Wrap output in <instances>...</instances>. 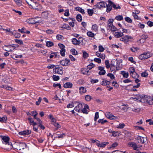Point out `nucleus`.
Instances as JSON below:
<instances>
[{"label":"nucleus","mask_w":153,"mask_h":153,"mask_svg":"<svg viewBox=\"0 0 153 153\" xmlns=\"http://www.w3.org/2000/svg\"><path fill=\"white\" fill-rule=\"evenodd\" d=\"M138 101L141 102L143 103H147L150 105H152L153 104V102L151 101V97L149 96H140L138 97Z\"/></svg>","instance_id":"f257e3e1"},{"label":"nucleus","mask_w":153,"mask_h":153,"mask_svg":"<svg viewBox=\"0 0 153 153\" xmlns=\"http://www.w3.org/2000/svg\"><path fill=\"white\" fill-rule=\"evenodd\" d=\"M30 7L38 11L41 10L42 8V6L40 4L36 2H34V1L30 6Z\"/></svg>","instance_id":"f03ea898"},{"label":"nucleus","mask_w":153,"mask_h":153,"mask_svg":"<svg viewBox=\"0 0 153 153\" xmlns=\"http://www.w3.org/2000/svg\"><path fill=\"white\" fill-rule=\"evenodd\" d=\"M15 149L19 150L23 149L26 148V145L24 143H16L14 145Z\"/></svg>","instance_id":"7ed1b4c3"},{"label":"nucleus","mask_w":153,"mask_h":153,"mask_svg":"<svg viewBox=\"0 0 153 153\" xmlns=\"http://www.w3.org/2000/svg\"><path fill=\"white\" fill-rule=\"evenodd\" d=\"M151 56L149 53H145L140 55L139 57L140 59L141 60L147 59Z\"/></svg>","instance_id":"20e7f679"},{"label":"nucleus","mask_w":153,"mask_h":153,"mask_svg":"<svg viewBox=\"0 0 153 153\" xmlns=\"http://www.w3.org/2000/svg\"><path fill=\"white\" fill-rule=\"evenodd\" d=\"M136 139L138 140V143L143 144L146 142L147 137H144L139 136L137 137Z\"/></svg>","instance_id":"39448f33"},{"label":"nucleus","mask_w":153,"mask_h":153,"mask_svg":"<svg viewBox=\"0 0 153 153\" xmlns=\"http://www.w3.org/2000/svg\"><path fill=\"white\" fill-rule=\"evenodd\" d=\"M2 148L3 149L7 150H10L12 148L13 146L10 142L6 143L3 145Z\"/></svg>","instance_id":"423d86ee"},{"label":"nucleus","mask_w":153,"mask_h":153,"mask_svg":"<svg viewBox=\"0 0 153 153\" xmlns=\"http://www.w3.org/2000/svg\"><path fill=\"white\" fill-rule=\"evenodd\" d=\"M53 71L55 72V74L62 75L63 73V69L58 66L57 67H55V68L53 69Z\"/></svg>","instance_id":"0eeeda50"},{"label":"nucleus","mask_w":153,"mask_h":153,"mask_svg":"<svg viewBox=\"0 0 153 153\" xmlns=\"http://www.w3.org/2000/svg\"><path fill=\"white\" fill-rule=\"evenodd\" d=\"M38 18H30L28 21V22L30 24H35L36 23L41 22L38 20Z\"/></svg>","instance_id":"6e6552de"},{"label":"nucleus","mask_w":153,"mask_h":153,"mask_svg":"<svg viewBox=\"0 0 153 153\" xmlns=\"http://www.w3.org/2000/svg\"><path fill=\"white\" fill-rule=\"evenodd\" d=\"M131 38V36L126 35L123 37L121 38L120 39V40L123 42L125 43H127L129 41V40Z\"/></svg>","instance_id":"1a4fd4ad"},{"label":"nucleus","mask_w":153,"mask_h":153,"mask_svg":"<svg viewBox=\"0 0 153 153\" xmlns=\"http://www.w3.org/2000/svg\"><path fill=\"white\" fill-rule=\"evenodd\" d=\"M106 117L111 120L115 119V118H117L116 117H115L111 113L109 112H107L105 114Z\"/></svg>","instance_id":"9d476101"},{"label":"nucleus","mask_w":153,"mask_h":153,"mask_svg":"<svg viewBox=\"0 0 153 153\" xmlns=\"http://www.w3.org/2000/svg\"><path fill=\"white\" fill-rule=\"evenodd\" d=\"M109 4H106L107 6L106 11L107 12H109L111 10L112 8V4H113V3L110 0L108 1Z\"/></svg>","instance_id":"9b49d317"},{"label":"nucleus","mask_w":153,"mask_h":153,"mask_svg":"<svg viewBox=\"0 0 153 153\" xmlns=\"http://www.w3.org/2000/svg\"><path fill=\"white\" fill-rule=\"evenodd\" d=\"M128 145L130 147H132L134 150H138V147L136 143L134 142H129Z\"/></svg>","instance_id":"f8f14e48"},{"label":"nucleus","mask_w":153,"mask_h":153,"mask_svg":"<svg viewBox=\"0 0 153 153\" xmlns=\"http://www.w3.org/2000/svg\"><path fill=\"white\" fill-rule=\"evenodd\" d=\"M106 4L104 2H98L97 4V7L100 9L102 7H105Z\"/></svg>","instance_id":"ddd939ff"},{"label":"nucleus","mask_w":153,"mask_h":153,"mask_svg":"<svg viewBox=\"0 0 153 153\" xmlns=\"http://www.w3.org/2000/svg\"><path fill=\"white\" fill-rule=\"evenodd\" d=\"M98 69L100 71L99 72V74L100 75H104L105 74V71L104 70V68L103 67L99 66L98 67Z\"/></svg>","instance_id":"4468645a"},{"label":"nucleus","mask_w":153,"mask_h":153,"mask_svg":"<svg viewBox=\"0 0 153 153\" xmlns=\"http://www.w3.org/2000/svg\"><path fill=\"white\" fill-rule=\"evenodd\" d=\"M69 62L70 60L66 59L64 60L61 61L60 63L63 66H66L68 65Z\"/></svg>","instance_id":"2eb2a0df"},{"label":"nucleus","mask_w":153,"mask_h":153,"mask_svg":"<svg viewBox=\"0 0 153 153\" xmlns=\"http://www.w3.org/2000/svg\"><path fill=\"white\" fill-rule=\"evenodd\" d=\"M34 113H35V114H34L33 115L34 119H36L37 120V121H38L39 122L41 123V120L40 119L36 117V116L38 114V113H37L36 111H32L31 112L32 115H33V114Z\"/></svg>","instance_id":"dca6fc26"},{"label":"nucleus","mask_w":153,"mask_h":153,"mask_svg":"<svg viewBox=\"0 0 153 153\" xmlns=\"http://www.w3.org/2000/svg\"><path fill=\"white\" fill-rule=\"evenodd\" d=\"M129 3L133 6L139 5L138 2L137 1H134L133 0H130Z\"/></svg>","instance_id":"f3484780"},{"label":"nucleus","mask_w":153,"mask_h":153,"mask_svg":"<svg viewBox=\"0 0 153 153\" xmlns=\"http://www.w3.org/2000/svg\"><path fill=\"white\" fill-rule=\"evenodd\" d=\"M31 133V131L30 130H27L25 131H22L20 132L19 133L20 135H28L30 134Z\"/></svg>","instance_id":"a211bd4d"},{"label":"nucleus","mask_w":153,"mask_h":153,"mask_svg":"<svg viewBox=\"0 0 153 153\" xmlns=\"http://www.w3.org/2000/svg\"><path fill=\"white\" fill-rule=\"evenodd\" d=\"M9 139L10 138L8 137L5 136L3 137L2 138V139L3 141V145L5 144L6 143H8L9 142Z\"/></svg>","instance_id":"6ab92c4d"},{"label":"nucleus","mask_w":153,"mask_h":153,"mask_svg":"<svg viewBox=\"0 0 153 153\" xmlns=\"http://www.w3.org/2000/svg\"><path fill=\"white\" fill-rule=\"evenodd\" d=\"M123 33L118 32H115L114 35V36L117 38L123 36Z\"/></svg>","instance_id":"aec40b11"},{"label":"nucleus","mask_w":153,"mask_h":153,"mask_svg":"<svg viewBox=\"0 0 153 153\" xmlns=\"http://www.w3.org/2000/svg\"><path fill=\"white\" fill-rule=\"evenodd\" d=\"M72 84L70 82H68L65 83L64 85V87L65 88H71L72 87Z\"/></svg>","instance_id":"412c9836"},{"label":"nucleus","mask_w":153,"mask_h":153,"mask_svg":"<svg viewBox=\"0 0 153 153\" xmlns=\"http://www.w3.org/2000/svg\"><path fill=\"white\" fill-rule=\"evenodd\" d=\"M79 93L82 94L85 93L86 91V90L84 87H82L79 88Z\"/></svg>","instance_id":"4be33fe9"},{"label":"nucleus","mask_w":153,"mask_h":153,"mask_svg":"<svg viewBox=\"0 0 153 153\" xmlns=\"http://www.w3.org/2000/svg\"><path fill=\"white\" fill-rule=\"evenodd\" d=\"M72 43L74 45H79L80 44V42L79 40H78L76 38H73L72 39Z\"/></svg>","instance_id":"5701e85b"},{"label":"nucleus","mask_w":153,"mask_h":153,"mask_svg":"<svg viewBox=\"0 0 153 153\" xmlns=\"http://www.w3.org/2000/svg\"><path fill=\"white\" fill-rule=\"evenodd\" d=\"M82 107V104H79L75 108L74 110L77 112H79L80 111V108H81Z\"/></svg>","instance_id":"b1692460"},{"label":"nucleus","mask_w":153,"mask_h":153,"mask_svg":"<svg viewBox=\"0 0 153 153\" xmlns=\"http://www.w3.org/2000/svg\"><path fill=\"white\" fill-rule=\"evenodd\" d=\"M88 106L87 105H85L83 108L81 110L82 112L85 114H87V110H86V108L88 109Z\"/></svg>","instance_id":"393cba45"},{"label":"nucleus","mask_w":153,"mask_h":153,"mask_svg":"<svg viewBox=\"0 0 153 153\" xmlns=\"http://www.w3.org/2000/svg\"><path fill=\"white\" fill-rule=\"evenodd\" d=\"M109 143L108 142H104L103 143H97V146L99 147H105L106 145L108 144Z\"/></svg>","instance_id":"a878e982"},{"label":"nucleus","mask_w":153,"mask_h":153,"mask_svg":"<svg viewBox=\"0 0 153 153\" xmlns=\"http://www.w3.org/2000/svg\"><path fill=\"white\" fill-rule=\"evenodd\" d=\"M121 74L123 75L124 78H127L128 77V73L126 72L125 71H121Z\"/></svg>","instance_id":"bb28decb"},{"label":"nucleus","mask_w":153,"mask_h":153,"mask_svg":"<svg viewBox=\"0 0 153 153\" xmlns=\"http://www.w3.org/2000/svg\"><path fill=\"white\" fill-rule=\"evenodd\" d=\"M48 13L47 11H45L42 12V16L45 18H46L48 16Z\"/></svg>","instance_id":"cd10ccee"},{"label":"nucleus","mask_w":153,"mask_h":153,"mask_svg":"<svg viewBox=\"0 0 153 153\" xmlns=\"http://www.w3.org/2000/svg\"><path fill=\"white\" fill-rule=\"evenodd\" d=\"M75 9L76 10L80 12L83 14H84L85 13L84 10L83 9L81 8L80 7H76L75 8Z\"/></svg>","instance_id":"c85d7f7f"},{"label":"nucleus","mask_w":153,"mask_h":153,"mask_svg":"<svg viewBox=\"0 0 153 153\" xmlns=\"http://www.w3.org/2000/svg\"><path fill=\"white\" fill-rule=\"evenodd\" d=\"M119 69V68H118L117 66L116 67L115 66H111L110 67V70L111 72L115 71V70H118Z\"/></svg>","instance_id":"c756f323"},{"label":"nucleus","mask_w":153,"mask_h":153,"mask_svg":"<svg viewBox=\"0 0 153 153\" xmlns=\"http://www.w3.org/2000/svg\"><path fill=\"white\" fill-rule=\"evenodd\" d=\"M115 19L117 21H120L123 20V18L122 15H118L116 16Z\"/></svg>","instance_id":"7c9ffc66"},{"label":"nucleus","mask_w":153,"mask_h":153,"mask_svg":"<svg viewBox=\"0 0 153 153\" xmlns=\"http://www.w3.org/2000/svg\"><path fill=\"white\" fill-rule=\"evenodd\" d=\"M92 29L95 32L97 31L98 29L97 25L95 24L93 25L92 27Z\"/></svg>","instance_id":"2f4dec72"},{"label":"nucleus","mask_w":153,"mask_h":153,"mask_svg":"<svg viewBox=\"0 0 153 153\" xmlns=\"http://www.w3.org/2000/svg\"><path fill=\"white\" fill-rule=\"evenodd\" d=\"M110 82L107 80L103 81L101 82V84L103 85H108L109 84Z\"/></svg>","instance_id":"473e14b6"},{"label":"nucleus","mask_w":153,"mask_h":153,"mask_svg":"<svg viewBox=\"0 0 153 153\" xmlns=\"http://www.w3.org/2000/svg\"><path fill=\"white\" fill-rule=\"evenodd\" d=\"M132 77L134 78H137L139 77V75L135 72L130 74Z\"/></svg>","instance_id":"72a5a7b5"},{"label":"nucleus","mask_w":153,"mask_h":153,"mask_svg":"<svg viewBox=\"0 0 153 153\" xmlns=\"http://www.w3.org/2000/svg\"><path fill=\"white\" fill-rule=\"evenodd\" d=\"M53 45V43L52 42L48 41L46 43V45L48 47H51Z\"/></svg>","instance_id":"f704fd0d"},{"label":"nucleus","mask_w":153,"mask_h":153,"mask_svg":"<svg viewBox=\"0 0 153 153\" xmlns=\"http://www.w3.org/2000/svg\"><path fill=\"white\" fill-rule=\"evenodd\" d=\"M105 64L106 65V67L108 69L110 68V65L109 64L108 60H106L105 61Z\"/></svg>","instance_id":"c9c22d12"},{"label":"nucleus","mask_w":153,"mask_h":153,"mask_svg":"<svg viewBox=\"0 0 153 153\" xmlns=\"http://www.w3.org/2000/svg\"><path fill=\"white\" fill-rule=\"evenodd\" d=\"M76 19L79 22H81L82 20V17L80 14H78L76 16Z\"/></svg>","instance_id":"e433bc0d"},{"label":"nucleus","mask_w":153,"mask_h":153,"mask_svg":"<svg viewBox=\"0 0 153 153\" xmlns=\"http://www.w3.org/2000/svg\"><path fill=\"white\" fill-rule=\"evenodd\" d=\"M82 73L83 74L87 75H89L91 74V72L89 71L88 69H86L85 70V71L84 72H82Z\"/></svg>","instance_id":"4c0bfd02"},{"label":"nucleus","mask_w":153,"mask_h":153,"mask_svg":"<svg viewBox=\"0 0 153 153\" xmlns=\"http://www.w3.org/2000/svg\"><path fill=\"white\" fill-rule=\"evenodd\" d=\"M87 35L88 36L91 37H93L94 36V34L91 31H88L87 32Z\"/></svg>","instance_id":"58836bf2"},{"label":"nucleus","mask_w":153,"mask_h":153,"mask_svg":"<svg viewBox=\"0 0 153 153\" xmlns=\"http://www.w3.org/2000/svg\"><path fill=\"white\" fill-rule=\"evenodd\" d=\"M52 78L54 81H56L59 80V76H57L55 75H53V76Z\"/></svg>","instance_id":"ea45409f"},{"label":"nucleus","mask_w":153,"mask_h":153,"mask_svg":"<svg viewBox=\"0 0 153 153\" xmlns=\"http://www.w3.org/2000/svg\"><path fill=\"white\" fill-rule=\"evenodd\" d=\"M65 49H61L60 51L61 55L63 56H65Z\"/></svg>","instance_id":"a19ab883"},{"label":"nucleus","mask_w":153,"mask_h":153,"mask_svg":"<svg viewBox=\"0 0 153 153\" xmlns=\"http://www.w3.org/2000/svg\"><path fill=\"white\" fill-rule=\"evenodd\" d=\"M91 99V97L89 95H87L85 96V99L87 101H90Z\"/></svg>","instance_id":"79ce46f5"},{"label":"nucleus","mask_w":153,"mask_h":153,"mask_svg":"<svg viewBox=\"0 0 153 153\" xmlns=\"http://www.w3.org/2000/svg\"><path fill=\"white\" fill-rule=\"evenodd\" d=\"M94 65L92 63H91L90 64L88 65L87 66V68L88 69L90 70L92 68H94Z\"/></svg>","instance_id":"37998d69"},{"label":"nucleus","mask_w":153,"mask_h":153,"mask_svg":"<svg viewBox=\"0 0 153 153\" xmlns=\"http://www.w3.org/2000/svg\"><path fill=\"white\" fill-rule=\"evenodd\" d=\"M87 12L88 14L90 16H92L94 13V11L92 9H88Z\"/></svg>","instance_id":"c03bdc74"},{"label":"nucleus","mask_w":153,"mask_h":153,"mask_svg":"<svg viewBox=\"0 0 153 153\" xmlns=\"http://www.w3.org/2000/svg\"><path fill=\"white\" fill-rule=\"evenodd\" d=\"M83 56L84 58H87L88 56V54L84 51H82Z\"/></svg>","instance_id":"a18cd8bd"},{"label":"nucleus","mask_w":153,"mask_h":153,"mask_svg":"<svg viewBox=\"0 0 153 153\" xmlns=\"http://www.w3.org/2000/svg\"><path fill=\"white\" fill-rule=\"evenodd\" d=\"M72 54L74 55H76L77 54V51L74 49H72L71 50Z\"/></svg>","instance_id":"49530a36"},{"label":"nucleus","mask_w":153,"mask_h":153,"mask_svg":"<svg viewBox=\"0 0 153 153\" xmlns=\"http://www.w3.org/2000/svg\"><path fill=\"white\" fill-rule=\"evenodd\" d=\"M129 71L130 74L135 72L134 68L133 67L130 68H129Z\"/></svg>","instance_id":"de8ad7c7"},{"label":"nucleus","mask_w":153,"mask_h":153,"mask_svg":"<svg viewBox=\"0 0 153 153\" xmlns=\"http://www.w3.org/2000/svg\"><path fill=\"white\" fill-rule=\"evenodd\" d=\"M125 20L128 23H131L132 22L131 19L128 17L125 18Z\"/></svg>","instance_id":"09e8293b"},{"label":"nucleus","mask_w":153,"mask_h":153,"mask_svg":"<svg viewBox=\"0 0 153 153\" xmlns=\"http://www.w3.org/2000/svg\"><path fill=\"white\" fill-rule=\"evenodd\" d=\"M148 75V74L146 71L143 72L141 74V76L142 77H146Z\"/></svg>","instance_id":"8fccbe9b"},{"label":"nucleus","mask_w":153,"mask_h":153,"mask_svg":"<svg viewBox=\"0 0 153 153\" xmlns=\"http://www.w3.org/2000/svg\"><path fill=\"white\" fill-rule=\"evenodd\" d=\"M132 111H134V112H138L140 111V108H132Z\"/></svg>","instance_id":"3c124183"},{"label":"nucleus","mask_w":153,"mask_h":153,"mask_svg":"<svg viewBox=\"0 0 153 153\" xmlns=\"http://www.w3.org/2000/svg\"><path fill=\"white\" fill-rule=\"evenodd\" d=\"M105 50L104 48L102 45L99 46V52H103Z\"/></svg>","instance_id":"603ef678"},{"label":"nucleus","mask_w":153,"mask_h":153,"mask_svg":"<svg viewBox=\"0 0 153 153\" xmlns=\"http://www.w3.org/2000/svg\"><path fill=\"white\" fill-rule=\"evenodd\" d=\"M107 76L110 77V78L112 79H114L115 78L114 75L113 74L111 73L108 74L107 75Z\"/></svg>","instance_id":"864d4df0"},{"label":"nucleus","mask_w":153,"mask_h":153,"mask_svg":"<svg viewBox=\"0 0 153 153\" xmlns=\"http://www.w3.org/2000/svg\"><path fill=\"white\" fill-rule=\"evenodd\" d=\"M15 41L17 43H18V44H20V45H22L23 44V42L22 40L18 39H16L15 40Z\"/></svg>","instance_id":"5fc2aeb1"},{"label":"nucleus","mask_w":153,"mask_h":153,"mask_svg":"<svg viewBox=\"0 0 153 153\" xmlns=\"http://www.w3.org/2000/svg\"><path fill=\"white\" fill-rule=\"evenodd\" d=\"M98 122L99 123H101L102 124H103L104 123L107 122V121L106 120H103V119H99L98 121Z\"/></svg>","instance_id":"6e6d98bb"},{"label":"nucleus","mask_w":153,"mask_h":153,"mask_svg":"<svg viewBox=\"0 0 153 153\" xmlns=\"http://www.w3.org/2000/svg\"><path fill=\"white\" fill-rule=\"evenodd\" d=\"M25 1L30 6L33 1V0H25Z\"/></svg>","instance_id":"4d7b16f0"},{"label":"nucleus","mask_w":153,"mask_h":153,"mask_svg":"<svg viewBox=\"0 0 153 153\" xmlns=\"http://www.w3.org/2000/svg\"><path fill=\"white\" fill-rule=\"evenodd\" d=\"M99 116V113L98 112H96L95 114V117H94V121H96L97 120Z\"/></svg>","instance_id":"13d9d810"},{"label":"nucleus","mask_w":153,"mask_h":153,"mask_svg":"<svg viewBox=\"0 0 153 153\" xmlns=\"http://www.w3.org/2000/svg\"><path fill=\"white\" fill-rule=\"evenodd\" d=\"M141 37L142 39H146L148 37V35L144 34L142 35Z\"/></svg>","instance_id":"bf43d9fd"},{"label":"nucleus","mask_w":153,"mask_h":153,"mask_svg":"<svg viewBox=\"0 0 153 153\" xmlns=\"http://www.w3.org/2000/svg\"><path fill=\"white\" fill-rule=\"evenodd\" d=\"M94 61L98 63H100L101 62V60L100 59L98 58H95L94 59Z\"/></svg>","instance_id":"052dcab7"},{"label":"nucleus","mask_w":153,"mask_h":153,"mask_svg":"<svg viewBox=\"0 0 153 153\" xmlns=\"http://www.w3.org/2000/svg\"><path fill=\"white\" fill-rule=\"evenodd\" d=\"M125 125L124 123L120 124L117 128H124Z\"/></svg>","instance_id":"680f3d73"},{"label":"nucleus","mask_w":153,"mask_h":153,"mask_svg":"<svg viewBox=\"0 0 153 153\" xmlns=\"http://www.w3.org/2000/svg\"><path fill=\"white\" fill-rule=\"evenodd\" d=\"M53 86L55 87H56L57 86H58L59 88H61V85L59 83L55 84L54 83L53 84Z\"/></svg>","instance_id":"e2e57ef3"},{"label":"nucleus","mask_w":153,"mask_h":153,"mask_svg":"<svg viewBox=\"0 0 153 153\" xmlns=\"http://www.w3.org/2000/svg\"><path fill=\"white\" fill-rule=\"evenodd\" d=\"M25 28L23 27L22 28V29H19L18 30V31L22 33H25Z\"/></svg>","instance_id":"0e129e2a"},{"label":"nucleus","mask_w":153,"mask_h":153,"mask_svg":"<svg viewBox=\"0 0 153 153\" xmlns=\"http://www.w3.org/2000/svg\"><path fill=\"white\" fill-rule=\"evenodd\" d=\"M110 28L111 31H115L117 30V28L113 25Z\"/></svg>","instance_id":"69168bd1"},{"label":"nucleus","mask_w":153,"mask_h":153,"mask_svg":"<svg viewBox=\"0 0 153 153\" xmlns=\"http://www.w3.org/2000/svg\"><path fill=\"white\" fill-rule=\"evenodd\" d=\"M118 145V143L117 142H115L113 143L111 146L109 148V149H111L112 148H114L116 147Z\"/></svg>","instance_id":"338daca9"},{"label":"nucleus","mask_w":153,"mask_h":153,"mask_svg":"<svg viewBox=\"0 0 153 153\" xmlns=\"http://www.w3.org/2000/svg\"><path fill=\"white\" fill-rule=\"evenodd\" d=\"M147 25L150 27L153 26V22L150 21H149L147 22Z\"/></svg>","instance_id":"774afa93"}]
</instances>
